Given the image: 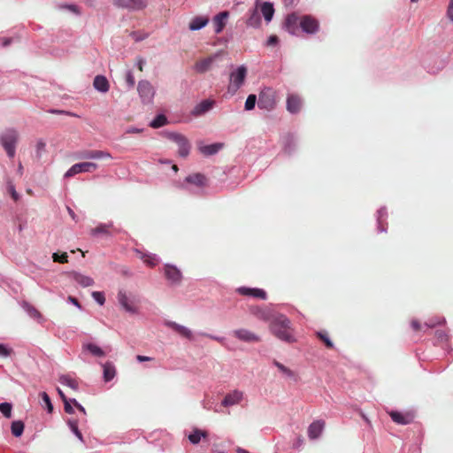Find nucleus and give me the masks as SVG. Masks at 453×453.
Segmentation results:
<instances>
[{
    "label": "nucleus",
    "mask_w": 453,
    "mask_h": 453,
    "mask_svg": "<svg viewBox=\"0 0 453 453\" xmlns=\"http://www.w3.org/2000/svg\"><path fill=\"white\" fill-rule=\"evenodd\" d=\"M270 328L272 333L283 342H294L296 341L290 321L282 314L275 316L274 319L271 321Z\"/></svg>",
    "instance_id": "nucleus-1"
},
{
    "label": "nucleus",
    "mask_w": 453,
    "mask_h": 453,
    "mask_svg": "<svg viewBox=\"0 0 453 453\" xmlns=\"http://www.w3.org/2000/svg\"><path fill=\"white\" fill-rule=\"evenodd\" d=\"M117 300L121 309L130 314H140V301L136 295L126 289H119L117 294Z\"/></svg>",
    "instance_id": "nucleus-2"
},
{
    "label": "nucleus",
    "mask_w": 453,
    "mask_h": 453,
    "mask_svg": "<svg viewBox=\"0 0 453 453\" xmlns=\"http://www.w3.org/2000/svg\"><path fill=\"white\" fill-rule=\"evenodd\" d=\"M207 185L205 176L200 173H195L186 177L184 182L180 188L191 194H200Z\"/></svg>",
    "instance_id": "nucleus-3"
},
{
    "label": "nucleus",
    "mask_w": 453,
    "mask_h": 453,
    "mask_svg": "<svg viewBox=\"0 0 453 453\" xmlns=\"http://www.w3.org/2000/svg\"><path fill=\"white\" fill-rule=\"evenodd\" d=\"M19 139V134L15 129H6L0 136L1 144L4 148L9 157L12 158L15 156L16 143Z\"/></svg>",
    "instance_id": "nucleus-4"
},
{
    "label": "nucleus",
    "mask_w": 453,
    "mask_h": 453,
    "mask_svg": "<svg viewBox=\"0 0 453 453\" xmlns=\"http://www.w3.org/2000/svg\"><path fill=\"white\" fill-rule=\"evenodd\" d=\"M137 91L142 104H150L153 103L156 88L149 81H140L137 85Z\"/></svg>",
    "instance_id": "nucleus-5"
},
{
    "label": "nucleus",
    "mask_w": 453,
    "mask_h": 453,
    "mask_svg": "<svg viewBox=\"0 0 453 453\" xmlns=\"http://www.w3.org/2000/svg\"><path fill=\"white\" fill-rule=\"evenodd\" d=\"M247 69L242 65L230 74L228 91L234 94L243 84Z\"/></svg>",
    "instance_id": "nucleus-6"
},
{
    "label": "nucleus",
    "mask_w": 453,
    "mask_h": 453,
    "mask_svg": "<svg viewBox=\"0 0 453 453\" xmlns=\"http://www.w3.org/2000/svg\"><path fill=\"white\" fill-rule=\"evenodd\" d=\"M98 168V165L94 162H81L72 165L65 173V178H71L81 173H92Z\"/></svg>",
    "instance_id": "nucleus-7"
},
{
    "label": "nucleus",
    "mask_w": 453,
    "mask_h": 453,
    "mask_svg": "<svg viewBox=\"0 0 453 453\" xmlns=\"http://www.w3.org/2000/svg\"><path fill=\"white\" fill-rule=\"evenodd\" d=\"M258 107L270 111L275 106V93L271 88L263 89L258 96Z\"/></svg>",
    "instance_id": "nucleus-8"
},
{
    "label": "nucleus",
    "mask_w": 453,
    "mask_h": 453,
    "mask_svg": "<svg viewBox=\"0 0 453 453\" xmlns=\"http://www.w3.org/2000/svg\"><path fill=\"white\" fill-rule=\"evenodd\" d=\"M244 399V393L241 390L235 389L226 394L221 403L225 407H229L240 404Z\"/></svg>",
    "instance_id": "nucleus-9"
},
{
    "label": "nucleus",
    "mask_w": 453,
    "mask_h": 453,
    "mask_svg": "<svg viewBox=\"0 0 453 453\" xmlns=\"http://www.w3.org/2000/svg\"><path fill=\"white\" fill-rule=\"evenodd\" d=\"M388 413L392 420L399 425L410 424L414 418L413 413L410 411L401 412L398 411H388Z\"/></svg>",
    "instance_id": "nucleus-10"
},
{
    "label": "nucleus",
    "mask_w": 453,
    "mask_h": 453,
    "mask_svg": "<svg viewBox=\"0 0 453 453\" xmlns=\"http://www.w3.org/2000/svg\"><path fill=\"white\" fill-rule=\"evenodd\" d=\"M115 4L133 11L142 10L147 7L148 0H114Z\"/></svg>",
    "instance_id": "nucleus-11"
},
{
    "label": "nucleus",
    "mask_w": 453,
    "mask_h": 453,
    "mask_svg": "<svg viewBox=\"0 0 453 453\" xmlns=\"http://www.w3.org/2000/svg\"><path fill=\"white\" fill-rule=\"evenodd\" d=\"M285 28L289 34L297 35L301 28V17L296 14L288 15L285 20Z\"/></svg>",
    "instance_id": "nucleus-12"
},
{
    "label": "nucleus",
    "mask_w": 453,
    "mask_h": 453,
    "mask_svg": "<svg viewBox=\"0 0 453 453\" xmlns=\"http://www.w3.org/2000/svg\"><path fill=\"white\" fill-rule=\"evenodd\" d=\"M273 364L284 379L292 380L294 382L298 380L299 378L297 372L290 367L276 360H274Z\"/></svg>",
    "instance_id": "nucleus-13"
},
{
    "label": "nucleus",
    "mask_w": 453,
    "mask_h": 453,
    "mask_svg": "<svg viewBox=\"0 0 453 453\" xmlns=\"http://www.w3.org/2000/svg\"><path fill=\"white\" fill-rule=\"evenodd\" d=\"M233 334L239 341L244 342H258L260 341L258 335L245 328L236 329L233 332Z\"/></svg>",
    "instance_id": "nucleus-14"
},
{
    "label": "nucleus",
    "mask_w": 453,
    "mask_h": 453,
    "mask_svg": "<svg viewBox=\"0 0 453 453\" xmlns=\"http://www.w3.org/2000/svg\"><path fill=\"white\" fill-rule=\"evenodd\" d=\"M164 273L166 279L172 284H179L181 281L182 274L180 269H178L175 265H165L164 266Z\"/></svg>",
    "instance_id": "nucleus-15"
},
{
    "label": "nucleus",
    "mask_w": 453,
    "mask_h": 453,
    "mask_svg": "<svg viewBox=\"0 0 453 453\" xmlns=\"http://www.w3.org/2000/svg\"><path fill=\"white\" fill-rule=\"evenodd\" d=\"M319 21L311 16L301 17V28L306 34H314L319 30Z\"/></svg>",
    "instance_id": "nucleus-16"
},
{
    "label": "nucleus",
    "mask_w": 453,
    "mask_h": 453,
    "mask_svg": "<svg viewBox=\"0 0 453 453\" xmlns=\"http://www.w3.org/2000/svg\"><path fill=\"white\" fill-rule=\"evenodd\" d=\"M237 292L242 296H252L263 300L266 299V293L261 288L242 287L237 288Z\"/></svg>",
    "instance_id": "nucleus-17"
},
{
    "label": "nucleus",
    "mask_w": 453,
    "mask_h": 453,
    "mask_svg": "<svg viewBox=\"0 0 453 453\" xmlns=\"http://www.w3.org/2000/svg\"><path fill=\"white\" fill-rule=\"evenodd\" d=\"M325 428V422L322 420L313 421L308 427V436L311 440L319 438Z\"/></svg>",
    "instance_id": "nucleus-18"
},
{
    "label": "nucleus",
    "mask_w": 453,
    "mask_h": 453,
    "mask_svg": "<svg viewBox=\"0 0 453 453\" xmlns=\"http://www.w3.org/2000/svg\"><path fill=\"white\" fill-rule=\"evenodd\" d=\"M223 148V144L220 142L205 144L203 142H200L198 144L199 151L204 156L214 155L219 152Z\"/></svg>",
    "instance_id": "nucleus-19"
},
{
    "label": "nucleus",
    "mask_w": 453,
    "mask_h": 453,
    "mask_svg": "<svg viewBox=\"0 0 453 453\" xmlns=\"http://www.w3.org/2000/svg\"><path fill=\"white\" fill-rule=\"evenodd\" d=\"M229 13L227 12H221L213 18V26L216 34H219L226 27Z\"/></svg>",
    "instance_id": "nucleus-20"
},
{
    "label": "nucleus",
    "mask_w": 453,
    "mask_h": 453,
    "mask_svg": "<svg viewBox=\"0 0 453 453\" xmlns=\"http://www.w3.org/2000/svg\"><path fill=\"white\" fill-rule=\"evenodd\" d=\"M214 106V101L206 99L199 103L195 106V108L192 111V114L195 116H201L209 111H211Z\"/></svg>",
    "instance_id": "nucleus-21"
},
{
    "label": "nucleus",
    "mask_w": 453,
    "mask_h": 453,
    "mask_svg": "<svg viewBox=\"0 0 453 453\" xmlns=\"http://www.w3.org/2000/svg\"><path fill=\"white\" fill-rule=\"evenodd\" d=\"M209 20L210 19L207 16H196L189 21L188 28L190 31L200 30L207 26Z\"/></svg>",
    "instance_id": "nucleus-22"
},
{
    "label": "nucleus",
    "mask_w": 453,
    "mask_h": 453,
    "mask_svg": "<svg viewBox=\"0 0 453 453\" xmlns=\"http://www.w3.org/2000/svg\"><path fill=\"white\" fill-rule=\"evenodd\" d=\"M215 59H216V55L211 56L206 58H203V59L197 61L194 66L195 71L197 73H200L207 72L208 70L211 69Z\"/></svg>",
    "instance_id": "nucleus-23"
},
{
    "label": "nucleus",
    "mask_w": 453,
    "mask_h": 453,
    "mask_svg": "<svg viewBox=\"0 0 453 453\" xmlns=\"http://www.w3.org/2000/svg\"><path fill=\"white\" fill-rule=\"evenodd\" d=\"M93 86L100 93H107L110 89V83L104 75H96L94 78Z\"/></svg>",
    "instance_id": "nucleus-24"
},
{
    "label": "nucleus",
    "mask_w": 453,
    "mask_h": 453,
    "mask_svg": "<svg viewBox=\"0 0 453 453\" xmlns=\"http://www.w3.org/2000/svg\"><path fill=\"white\" fill-rule=\"evenodd\" d=\"M302 106V100L296 95H288L287 100V109L291 113H296L300 111Z\"/></svg>",
    "instance_id": "nucleus-25"
},
{
    "label": "nucleus",
    "mask_w": 453,
    "mask_h": 453,
    "mask_svg": "<svg viewBox=\"0 0 453 453\" xmlns=\"http://www.w3.org/2000/svg\"><path fill=\"white\" fill-rule=\"evenodd\" d=\"M64 407L67 413H73V407H76L83 416H86V411L75 399L73 398H64Z\"/></svg>",
    "instance_id": "nucleus-26"
},
{
    "label": "nucleus",
    "mask_w": 453,
    "mask_h": 453,
    "mask_svg": "<svg viewBox=\"0 0 453 453\" xmlns=\"http://www.w3.org/2000/svg\"><path fill=\"white\" fill-rule=\"evenodd\" d=\"M136 253L141 260L149 266H155L158 264L159 258L155 254L144 253L140 250H136Z\"/></svg>",
    "instance_id": "nucleus-27"
},
{
    "label": "nucleus",
    "mask_w": 453,
    "mask_h": 453,
    "mask_svg": "<svg viewBox=\"0 0 453 453\" xmlns=\"http://www.w3.org/2000/svg\"><path fill=\"white\" fill-rule=\"evenodd\" d=\"M170 327L174 331L176 332L177 334H179L180 336L184 337V338H187L188 340H192L193 339V333L192 331L188 328L187 326H181V325H179L175 322H172L169 324Z\"/></svg>",
    "instance_id": "nucleus-28"
},
{
    "label": "nucleus",
    "mask_w": 453,
    "mask_h": 453,
    "mask_svg": "<svg viewBox=\"0 0 453 453\" xmlns=\"http://www.w3.org/2000/svg\"><path fill=\"white\" fill-rule=\"evenodd\" d=\"M208 436V433L205 430L194 428L188 434V440L192 444H198L202 439H205Z\"/></svg>",
    "instance_id": "nucleus-29"
},
{
    "label": "nucleus",
    "mask_w": 453,
    "mask_h": 453,
    "mask_svg": "<svg viewBox=\"0 0 453 453\" xmlns=\"http://www.w3.org/2000/svg\"><path fill=\"white\" fill-rule=\"evenodd\" d=\"M82 350L84 352H88L91 355L99 357L105 356V352L98 345L92 343V342L84 343L82 345Z\"/></svg>",
    "instance_id": "nucleus-30"
},
{
    "label": "nucleus",
    "mask_w": 453,
    "mask_h": 453,
    "mask_svg": "<svg viewBox=\"0 0 453 453\" xmlns=\"http://www.w3.org/2000/svg\"><path fill=\"white\" fill-rule=\"evenodd\" d=\"M83 157L90 158V159H109L111 158V155L110 152L106 150H89L83 155Z\"/></svg>",
    "instance_id": "nucleus-31"
},
{
    "label": "nucleus",
    "mask_w": 453,
    "mask_h": 453,
    "mask_svg": "<svg viewBox=\"0 0 453 453\" xmlns=\"http://www.w3.org/2000/svg\"><path fill=\"white\" fill-rule=\"evenodd\" d=\"M112 226V223L100 224L90 230V234L92 236L110 235Z\"/></svg>",
    "instance_id": "nucleus-32"
},
{
    "label": "nucleus",
    "mask_w": 453,
    "mask_h": 453,
    "mask_svg": "<svg viewBox=\"0 0 453 453\" xmlns=\"http://www.w3.org/2000/svg\"><path fill=\"white\" fill-rule=\"evenodd\" d=\"M254 314L256 315L257 318L264 321H273L276 316L273 314V311H271V310L269 309L263 308H257L254 311Z\"/></svg>",
    "instance_id": "nucleus-33"
},
{
    "label": "nucleus",
    "mask_w": 453,
    "mask_h": 453,
    "mask_svg": "<svg viewBox=\"0 0 453 453\" xmlns=\"http://www.w3.org/2000/svg\"><path fill=\"white\" fill-rule=\"evenodd\" d=\"M261 12L267 22H270L274 14V9L271 3L265 2L260 6Z\"/></svg>",
    "instance_id": "nucleus-34"
},
{
    "label": "nucleus",
    "mask_w": 453,
    "mask_h": 453,
    "mask_svg": "<svg viewBox=\"0 0 453 453\" xmlns=\"http://www.w3.org/2000/svg\"><path fill=\"white\" fill-rule=\"evenodd\" d=\"M25 311H27V313L34 319L37 320L39 323H42L44 321V319L42 317V315L41 314V312L36 310L34 306L28 304V303H25L23 305Z\"/></svg>",
    "instance_id": "nucleus-35"
},
{
    "label": "nucleus",
    "mask_w": 453,
    "mask_h": 453,
    "mask_svg": "<svg viewBox=\"0 0 453 453\" xmlns=\"http://www.w3.org/2000/svg\"><path fill=\"white\" fill-rule=\"evenodd\" d=\"M177 146L179 148L178 153L180 157H186L189 154L190 144L185 136L179 141Z\"/></svg>",
    "instance_id": "nucleus-36"
},
{
    "label": "nucleus",
    "mask_w": 453,
    "mask_h": 453,
    "mask_svg": "<svg viewBox=\"0 0 453 453\" xmlns=\"http://www.w3.org/2000/svg\"><path fill=\"white\" fill-rule=\"evenodd\" d=\"M74 280L82 287H89L94 284V280L91 277L81 273H73Z\"/></svg>",
    "instance_id": "nucleus-37"
},
{
    "label": "nucleus",
    "mask_w": 453,
    "mask_h": 453,
    "mask_svg": "<svg viewBox=\"0 0 453 453\" xmlns=\"http://www.w3.org/2000/svg\"><path fill=\"white\" fill-rule=\"evenodd\" d=\"M104 369V379L106 382L111 380L116 375V369L111 363H105L103 365Z\"/></svg>",
    "instance_id": "nucleus-38"
},
{
    "label": "nucleus",
    "mask_w": 453,
    "mask_h": 453,
    "mask_svg": "<svg viewBox=\"0 0 453 453\" xmlns=\"http://www.w3.org/2000/svg\"><path fill=\"white\" fill-rule=\"evenodd\" d=\"M59 382L75 391L78 390L79 384L77 380L69 375H61L59 377Z\"/></svg>",
    "instance_id": "nucleus-39"
},
{
    "label": "nucleus",
    "mask_w": 453,
    "mask_h": 453,
    "mask_svg": "<svg viewBox=\"0 0 453 453\" xmlns=\"http://www.w3.org/2000/svg\"><path fill=\"white\" fill-rule=\"evenodd\" d=\"M25 425L21 420H14L12 422L11 430L15 437H20L24 432Z\"/></svg>",
    "instance_id": "nucleus-40"
},
{
    "label": "nucleus",
    "mask_w": 453,
    "mask_h": 453,
    "mask_svg": "<svg viewBox=\"0 0 453 453\" xmlns=\"http://www.w3.org/2000/svg\"><path fill=\"white\" fill-rule=\"evenodd\" d=\"M12 404L11 403H0V412L6 418H11L12 416Z\"/></svg>",
    "instance_id": "nucleus-41"
},
{
    "label": "nucleus",
    "mask_w": 453,
    "mask_h": 453,
    "mask_svg": "<svg viewBox=\"0 0 453 453\" xmlns=\"http://www.w3.org/2000/svg\"><path fill=\"white\" fill-rule=\"evenodd\" d=\"M166 122L167 119L164 115H158L150 122V127L153 128H158L165 126Z\"/></svg>",
    "instance_id": "nucleus-42"
},
{
    "label": "nucleus",
    "mask_w": 453,
    "mask_h": 453,
    "mask_svg": "<svg viewBox=\"0 0 453 453\" xmlns=\"http://www.w3.org/2000/svg\"><path fill=\"white\" fill-rule=\"evenodd\" d=\"M68 426L71 428L72 432L75 434V436L81 441H83V436L81 433L78 429V424L75 420H69Z\"/></svg>",
    "instance_id": "nucleus-43"
},
{
    "label": "nucleus",
    "mask_w": 453,
    "mask_h": 453,
    "mask_svg": "<svg viewBox=\"0 0 453 453\" xmlns=\"http://www.w3.org/2000/svg\"><path fill=\"white\" fill-rule=\"evenodd\" d=\"M68 426L71 428L72 432L75 434V436L81 441H83V436L81 433L78 429V424L75 420H69Z\"/></svg>",
    "instance_id": "nucleus-44"
},
{
    "label": "nucleus",
    "mask_w": 453,
    "mask_h": 453,
    "mask_svg": "<svg viewBox=\"0 0 453 453\" xmlns=\"http://www.w3.org/2000/svg\"><path fill=\"white\" fill-rule=\"evenodd\" d=\"M257 103V96L255 95H250L245 102V110L251 111L254 109Z\"/></svg>",
    "instance_id": "nucleus-45"
},
{
    "label": "nucleus",
    "mask_w": 453,
    "mask_h": 453,
    "mask_svg": "<svg viewBox=\"0 0 453 453\" xmlns=\"http://www.w3.org/2000/svg\"><path fill=\"white\" fill-rule=\"evenodd\" d=\"M52 259L54 262L58 263H67L68 262V256L67 253L64 252L62 254L59 253H53Z\"/></svg>",
    "instance_id": "nucleus-46"
},
{
    "label": "nucleus",
    "mask_w": 453,
    "mask_h": 453,
    "mask_svg": "<svg viewBox=\"0 0 453 453\" xmlns=\"http://www.w3.org/2000/svg\"><path fill=\"white\" fill-rule=\"evenodd\" d=\"M40 395H41V397H42V399L43 403H45V405H46V408H47L48 412H50H50H52V411H53V405H52V403H51V402H50V396L48 395V394H47V393H45V392H42V393L40 394Z\"/></svg>",
    "instance_id": "nucleus-47"
},
{
    "label": "nucleus",
    "mask_w": 453,
    "mask_h": 453,
    "mask_svg": "<svg viewBox=\"0 0 453 453\" xmlns=\"http://www.w3.org/2000/svg\"><path fill=\"white\" fill-rule=\"evenodd\" d=\"M92 297L100 305H104L105 303V297L103 292L95 291L92 293Z\"/></svg>",
    "instance_id": "nucleus-48"
},
{
    "label": "nucleus",
    "mask_w": 453,
    "mask_h": 453,
    "mask_svg": "<svg viewBox=\"0 0 453 453\" xmlns=\"http://www.w3.org/2000/svg\"><path fill=\"white\" fill-rule=\"evenodd\" d=\"M165 137L177 144L184 135L179 133H166Z\"/></svg>",
    "instance_id": "nucleus-49"
},
{
    "label": "nucleus",
    "mask_w": 453,
    "mask_h": 453,
    "mask_svg": "<svg viewBox=\"0 0 453 453\" xmlns=\"http://www.w3.org/2000/svg\"><path fill=\"white\" fill-rule=\"evenodd\" d=\"M126 81L129 88H133L134 86L135 80H134V76L131 71L127 72Z\"/></svg>",
    "instance_id": "nucleus-50"
},
{
    "label": "nucleus",
    "mask_w": 453,
    "mask_h": 453,
    "mask_svg": "<svg viewBox=\"0 0 453 453\" xmlns=\"http://www.w3.org/2000/svg\"><path fill=\"white\" fill-rule=\"evenodd\" d=\"M12 349L4 344H0V356L8 357L10 356Z\"/></svg>",
    "instance_id": "nucleus-51"
},
{
    "label": "nucleus",
    "mask_w": 453,
    "mask_h": 453,
    "mask_svg": "<svg viewBox=\"0 0 453 453\" xmlns=\"http://www.w3.org/2000/svg\"><path fill=\"white\" fill-rule=\"evenodd\" d=\"M318 335L326 343V345L327 347H330V348L333 347L332 342L330 341L328 336L326 334H325V333H319Z\"/></svg>",
    "instance_id": "nucleus-52"
},
{
    "label": "nucleus",
    "mask_w": 453,
    "mask_h": 453,
    "mask_svg": "<svg viewBox=\"0 0 453 453\" xmlns=\"http://www.w3.org/2000/svg\"><path fill=\"white\" fill-rule=\"evenodd\" d=\"M447 16L450 21L453 22V0H449L447 10Z\"/></svg>",
    "instance_id": "nucleus-53"
},
{
    "label": "nucleus",
    "mask_w": 453,
    "mask_h": 453,
    "mask_svg": "<svg viewBox=\"0 0 453 453\" xmlns=\"http://www.w3.org/2000/svg\"><path fill=\"white\" fill-rule=\"evenodd\" d=\"M8 190L10 192V194L12 195V197L17 201L19 199V195L18 193L16 192L15 188H14V186L13 185H10L8 187Z\"/></svg>",
    "instance_id": "nucleus-54"
},
{
    "label": "nucleus",
    "mask_w": 453,
    "mask_h": 453,
    "mask_svg": "<svg viewBox=\"0 0 453 453\" xmlns=\"http://www.w3.org/2000/svg\"><path fill=\"white\" fill-rule=\"evenodd\" d=\"M445 323V319H438L436 321H429L428 323L426 324V326L428 327H433V326H435L437 325H441V324H443Z\"/></svg>",
    "instance_id": "nucleus-55"
},
{
    "label": "nucleus",
    "mask_w": 453,
    "mask_h": 453,
    "mask_svg": "<svg viewBox=\"0 0 453 453\" xmlns=\"http://www.w3.org/2000/svg\"><path fill=\"white\" fill-rule=\"evenodd\" d=\"M278 42V37L276 35H271L267 40V45H275Z\"/></svg>",
    "instance_id": "nucleus-56"
},
{
    "label": "nucleus",
    "mask_w": 453,
    "mask_h": 453,
    "mask_svg": "<svg viewBox=\"0 0 453 453\" xmlns=\"http://www.w3.org/2000/svg\"><path fill=\"white\" fill-rule=\"evenodd\" d=\"M136 359L139 362H146V361H151L153 358L150 357H147V356L137 355Z\"/></svg>",
    "instance_id": "nucleus-57"
},
{
    "label": "nucleus",
    "mask_w": 453,
    "mask_h": 453,
    "mask_svg": "<svg viewBox=\"0 0 453 453\" xmlns=\"http://www.w3.org/2000/svg\"><path fill=\"white\" fill-rule=\"evenodd\" d=\"M411 326L414 330L418 331V330H420L421 329V325L419 324V322L418 320H415L413 319L411 321Z\"/></svg>",
    "instance_id": "nucleus-58"
},
{
    "label": "nucleus",
    "mask_w": 453,
    "mask_h": 453,
    "mask_svg": "<svg viewBox=\"0 0 453 453\" xmlns=\"http://www.w3.org/2000/svg\"><path fill=\"white\" fill-rule=\"evenodd\" d=\"M145 65V60L142 59V58H139L136 62V66L138 67V69L140 71H142L143 70V66Z\"/></svg>",
    "instance_id": "nucleus-59"
},
{
    "label": "nucleus",
    "mask_w": 453,
    "mask_h": 453,
    "mask_svg": "<svg viewBox=\"0 0 453 453\" xmlns=\"http://www.w3.org/2000/svg\"><path fill=\"white\" fill-rule=\"evenodd\" d=\"M68 301L71 303H73V305H75L76 307H78L79 309H81L80 303H78V301L74 297L69 296L68 297Z\"/></svg>",
    "instance_id": "nucleus-60"
},
{
    "label": "nucleus",
    "mask_w": 453,
    "mask_h": 453,
    "mask_svg": "<svg viewBox=\"0 0 453 453\" xmlns=\"http://www.w3.org/2000/svg\"><path fill=\"white\" fill-rule=\"evenodd\" d=\"M1 42H2V45H3L4 47H6V46H8V45H10V44H11V42H12V39H11V38H2V39H1Z\"/></svg>",
    "instance_id": "nucleus-61"
},
{
    "label": "nucleus",
    "mask_w": 453,
    "mask_h": 453,
    "mask_svg": "<svg viewBox=\"0 0 453 453\" xmlns=\"http://www.w3.org/2000/svg\"><path fill=\"white\" fill-rule=\"evenodd\" d=\"M205 336L212 339V340H215V341H218L219 342H223V338L221 337H217V336H213V335H211V334H204Z\"/></svg>",
    "instance_id": "nucleus-62"
},
{
    "label": "nucleus",
    "mask_w": 453,
    "mask_h": 453,
    "mask_svg": "<svg viewBox=\"0 0 453 453\" xmlns=\"http://www.w3.org/2000/svg\"><path fill=\"white\" fill-rule=\"evenodd\" d=\"M386 214H387V212H386L385 209H380V210L378 211L379 220H380L382 217L386 216Z\"/></svg>",
    "instance_id": "nucleus-63"
},
{
    "label": "nucleus",
    "mask_w": 453,
    "mask_h": 453,
    "mask_svg": "<svg viewBox=\"0 0 453 453\" xmlns=\"http://www.w3.org/2000/svg\"><path fill=\"white\" fill-rule=\"evenodd\" d=\"M236 451H237L238 453H249V451H248V450H246V449H242V448H237V449H236Z\"/></svg>",
    "instance_id": "nucleus-64"
}]
</instances>
